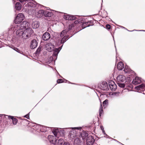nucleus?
<instances>
[{"label": "nucleus", "mask_w": 145, "mask_h": 145, "mask_svg": "<svg viewBox=\"0 0 145 145\" xmlns=\"http://www.w3.org/2000/svg\"><path fill=\"white\" fill-rule=\"evenodd\" d=\"M33 33V31L31 28H28L24 31L22 29H18L16 31V37L18 39H27L30 37Z\"/></svg>", "instance_id": "obj_1"}, {"label": "nucleus", "mask_w": 145, "mask_h": 145, "mask_svg": "<svg viewBox=\"0 0 145 145\" xmlns=\"http://www.w3.org/2000/svg\"><path fill=\"white\" fill-rule=\"evenodd\" d=\"M29 24L27 21H24L20 25H17L14 24L11 26L9 31H12L14 32L15 31L17 30L18 29H22V30L26 29L28 27Z\"/></svg>", "instance_id": "obj_2"}, {"label": "nucleus", "mask_w": 145, "mask_h": 145, "mask_svg": "<svg viewBox=\"0 0 145 145\" xmlns=\"http://www.w3.org/2000/svg\"><path fill=\"white\" fill-rule=\"evenodd\" d=\"M25 6L26 7L30 8L31 9L32 8L33 10H35L37 8H40L42 7H44V6L38 3H34L32 2H29L27 4L25 5Z\"/></svg>", "instance_id": "obj_3"}, {"label": "nucleus", "mask_w": 145, "mask_h": 145, "mask_svg": "<svg viewBox=\"0 0 145 145\" xmlns=\"http://www.w3.org/2000/svg\"><path fill=\"white\" fill-rule=\"evenodd\" d=\"M24 18V15L22 13L18 14L14 20L15 24H18L21 23Z\"/></svg>", "instance_id": "obj_4"}, {"label": "nucleus", "mask_w": 145, "mask_h": 145, "mask_svg": "<svg viewBox=\"0 0 145 145\" xmlns=\"http://www.w3.org/2000/svg\"><path fill=\"white\" fill-rule=\"evenodd\" d=\"M52 132L55 136L57 137H59L60 136L64 135L65 133L63 130H61L59 131L58 129L53 130Z\"/></svg>", "instance_id": "obj_5"}, {"label": "nucleus", "mask_w": 145, "mask_h": 145, "mask_svg": "<svg viewBox=\"0 0 145 145\" xmlns=\"http://www.w3.org/2000/svg\"><path fill=\"white\" fill-rule=\"evenodd\" d=\"M65 129H66L65 128ZM66 129H72V130L70 131V135L71 137V138H74L76 136V131L74 130V129H80V128H79L78 127H74V128H66Z\"/></svg>", "instance_id": "obj_6"}, {"label": "nucleus", "mask_w": 145, "mask_h": 145, "mask_svg": "<svg viewBox=\"0 0 145 145\" xmlns=\"http://www.w3.org/2000/svg\"><path fill=\"white\" fill-rule=\"evenodd\" d=\"M108 84L110 89L112 91H115L117 89V86L114 82L111 80L108 82Z\"/></svg>", "instance_id": "obj_7"}, {"label": "nucleus", "mask_w": 145, "mask_h": 145, "mask_svg": "<svg viewBox=\"0 0 145 145\" xmlns=\"http://www.w3.org/2000/svg\"><path fill=\"white\" fill-rule=\"evenodd\" d=\"M87 145H92L95 141L94 139L92 136H89L87 139Z\"/></svg>", "instance_id": "obj_8"}, {"label": "nucleus", "mask_w": 145, "mask_h": 145, "mask_svg": "<svg viewBox=\"0 0 145 145\" xmlns=\"http://www.w3.org/2000/svg\"><path fill=\"white\" fill-rule=\"evenodd\" d=\"M54 46L51 43H48L46 45V49L49 52H51L54 50Z\"/></svg>", "instance_id": "obj_9"}, {"label": "nucleus", "mask_w": 145, "mask_h": 145, "mask_svg": "<svg viewBox=\"0 0 145 145\" xmlns=\"http://www.w3.org/2000/svg\"><path fill=\"white\" fill-rule=\"evenodd\" d=\"M61 48V47H60L58 48H56L55 49L53 55V58L56 59L57 55Z\"/></svg>", "instance_id": "obj_10"}, {"label": "nucleus", "mask_w": 145, "mask_h": 145, "mask_svg": "<svg viewBox=\"0 0 145 145\" xmlns=\"http://www.w3.org/2000/svg\"><path fill=\"white\" fill-rule=\"evenodd\" d=\"M125 77L123 75H120L118 76L117 79L119 82H123L125 80Z\"/></svg>", "instance_id": "obj_11"}, {"label": "nucleus", "mask_w": 145, "mask_h": 145, "mask_svg": "<svg viewBox=\"0 0 145 145\" xmlns=\"http://www.w3.org/2000/svg\"><path fill=\"white\" fill-rule=\"evenodd\" d=\"M37 45V42L36 40L33 39L31 41L30 45L31 48L33 49L36 47Z\"/></svg>", "instance_id": "obj_12"}, {"label": "nucleus", "mask_w": 145, "mask_h": 145, "mask_svg": "<svg viewBox=\"0 0 145 145\" xmlns=\"http://www.w3.org/2000/svg\"><path fill=\"white\" fill-rule=\"evenodd\" d=\"M64 18L66 20H75L76 18L74 16H71L66 14L64 15Z\"/></svg>", "instance_id": "obj_13"}, {"label": "nucleus", "mask_w": 145, "mask_h": 145, "mask_svg": "<svg viewBox=\"0 0 145 145\" xmlns=\"http://www.w3.org/2000/svg\"><path fill=\"white\" fill-rule=\"evenodd\" d=\"M50 37V33L48 32H45L43 35L42 37V39L44 40H47Z\"/></svg>", "instance_id": "obj_14"}, {"label": "nucleus", "mask_w": 145, "mask_h": 145, "mask_svg": "<svg viewBox=\"0 0 145 145\" xmlns=\"http://www.w3.org/2000/svg\"><path fill=\"white\" fill-rule=\"evenodd\" d=\"M101 89L103 90H107L108 89V84L106 82H103L101 85Z\"/></svg>", "instance_id": "obj_15"}, {"label": "nucleus", "mask_w": 145, "mask_h": 145, "mask_svg": "<svg viewBox=\"0 0 145 145\" xmlns=\"http://www.w3.org/2000/svg\"><path fill=\"white\" fill-rule=\"evenodd\" d=\"M141 82L140 78L138 77H136L135 79H133L132 83L133 84L136 85L140 83Z\"/></svg>", "instance_id": "obj_16"}, {"label": "nucleus", "mask_w": 145, "mask_h": 145, "mask_svg": "<svg viewBox=\"0 0 145 145\" xmlns=\"http://www.w3.org/2000/svg\"><path fill=\"white\" fill-rule=\"evenodd\" d=\"M40 25L38 21H34L32 22V26L34 29H36L39 27Z\"/></svg>", "instance_id": "obj_17"}, {"label": "nucleus", "mask_w": 145, "mask_h": 145, "mask_svg": "<svg viewBox=\"0 0 145 145\" xmlns=\"http://www.w3.org/2000/svg\"><path fill=\"white\" fill-rule=\"evenodd\" d=\"M44 14V11L42 10H40L36 14L38 18L42 17Z\"/></svg>", "instance_id": "obj_18"}, {"label": "nucleus", "mask_w": 145, "mask_h": 145, "mask_svg": "<svg viewBox=\"0 0 145 145\" xmlns=\"http://www.w3.org/2000/svg\"><path fill=\"white\" fill-rule=\"evenodd\" d=\"M117 67L119 70H121L123 69L124 67V65L122 62H120L118 63L117 65Z\"/></svg>", "instance_id": "obj_19"}, {"label": "nucleus", "mask_w": 145, "mask_h": 145, "mask_svg": "<svg viewBox=\"0 0 145 145\" xmlns=\"http://www.w3.org/2000/svg\"><path fill=\"white\" fill-rule=\"evenodd\" d=\"M58 144L59 145H67L68 142L65 141L63 139L60 138L58 140Z\"/></svg>", "instance_id": "obj_20"}, {"label": "nucleus", "mask_w": 145, "mask_h": 145, "mask_svg": "<svg viewBox=\"0 0 145 145\" xmlns=\"http://www.w3.org/2000/svg\"><path fill=\"white\" fill-rule=\"evenodd\" d=\"M137 90H139L142 89H144L145 90V84H142L139 85L135 88Z\"/></svg>", "instance_id": "obj_21"}, {"label": "nucleus", "mask_w": 145, "mask_h": 145, "mask_svg": "<svg viewBox=\"0 0 145 145\" xmlns=\"http://www.w3.org/2000/svg\"><path fill=\"white\" fill-rule=\"evenodd\" d=\"M68 36L65 35L63 37L59 38L61 40V43L62 44L64 43L68 39Z\"/></svg>", "instance_id": "obj_22"}, {"label": "nucleus", "mask_w": 145, "mask_h": 145, "mask_svg": "<svg viewBox=\"0 0 145 145\" xmlns=\"http://www.w3.org/2000/svg\"><path fill=\"white\" fill-rule=\"evenodd\" d=\"M80 135L83 139H84L88 136V133L85 132H83L81 133Z\"/></svg>", "instance_id": "obj_23"}, {"label": "nucleus", "mask_w": 145, "mask_h": 145, "mask_svg": "<svg viewBox=\"0 0 145 145\" xmlns=\"http://www.w3.org/2000/svg\"><path fill=\"white\" fill-rule=\"evenodd\" d=\"M68 31V30H63L61 32L60 36L59 37V38H61L63 37L65 35Z\"/></svg>", "instance_id": "obj_24"}, {"label": "nucleus", "mask_w": 145, "mask_h": 145, "mask_svg": "<svg viewBox=\"0 0 145 145\" xmlns=\"http://www.w3.org/2000/svg\"><path fill=\"white\" fill-rule=\"evenodd\" d=\"M15 8L16 10H19L21 8V5L20 2H17L15 5Z\"/></svg>", "instance_id": "obj_25"}, {"label": "nucleus", "mask_w": 145, "mask_h": 145, "mask_svg": "<svg viewBox=\"0 0 145 145\" xmlns=\"http://www.w3.org/2000/svg\"><path fill=\"white\" fill-rule=\"evenodd\" d=\"M8 116L9 119H11L12 120L13 124L14 125H16L17 123L18 122V120L17 119L14 118L11 116Z\"/></svg>", "instance_id": "obj_26"}, {"label": "nucleus", "mask_w": 145, "mask_h": 145, "mask_svg": "<svg viewBox=\"0 0 145 145\" xmlns=\"http://www.w3.org/2000/svg\"><path fill=\"white\" fill-rule=\"evenodd\" d=\"M45 16L46 17H50L53 15L52 13L50 11H46L44 14Z\"/></svg>", "instance_id": "obj_27"}, {"label": "nucleus", "mask_w": 145, "mask_h": 145, "mask_svg": "<svg viewBox=\"0 0 145 145\" xmlns=\"http://www.w3.org/2000/svg\"><path fill=\"white\" fill-rule=\"evenodd\" d=\"M80 140L79 138H76L74 141V144H78V145L80 144Z\"/></svg>", "instance_id": "obj_28"}, {"label": "nucleus", "mask_w": 145, "mask_h": 145, "mask_svg": "<svg viewBox=\"0 0 145 145\" xmlns=\"http://www.w3.org/2000/svg\"><path fill=\"white\" fill-rule=\"evenodd\" d=\"M99 116H101V114L103 113V107L101 104L100 105V107L99 109Z\"/></svg>", "instance_id": "obj_29"}, {"label": "nucleus", "mask_w": 145, "mask_h": 145, "mask_svg": "<svg viewBox=\"0 0 145 145\" xmlns=\"http://www.w3.org/2000/svg\"><path fill=\"white\" fill-rule=\"evenodd\" d=\"M55 137L52 135H49L48 137V138L50 142L52 140L55 139Z\"/></svg>", "instance_id": "obj_30"}, {"label": "nucleus", "mask_w": 145, "mask_h": 145, "mask_svg": "<svg viewBox=\"0 0 145 145\" xmlns=\"http://www.w3.org/2000/svg\"><path fill=\"white\" fill-rule=\"evenodd\" d=\"M88 22L84 23L82 25L83 28L84 29L86 27L89 26V25H88Z\"/></svg>", "instance_id": "obj_31"}, {"label": "nucleus", "mask_w": 145, "mask_h": 145, "mask_svg": "<svg viewBox=\"0 0 145 145\" xmlns=\"http://www.w3.org/2000/svg\"><path fill=\"white\" fill-rule=\"evenodd\" d=\"M124 72L126 73H129L130 72V70L129 69L127 68L126 67H125L124 69Z\"/></svg>", "instance_id": "obj_32"}, {"label": "nucleus", "mask_w": 145, "mask_h": 145, "mask_svg": "<svg viewBox=\"0 0 145 145\" xmlns=\"http://www.w3.org/2000/svg\"><path fill=\"white\" fill-rule=\"evenodd\" d=\"M119 87L121 88H124L125 87V84H124L118 83Z\"/></svg>", "instance_id": "obj_33"}, {"label": "nucleus", "mask_w": 145, "mask_h": 145, "mask_svg": "<svg viewBox=\"0 0 145 145\" xmlns=\"http://www.w3.org/2000/svg\"><path fill=\"white\" fill-rule=\"evenodd\" d=\"M50 142L51 144H56V139L55 138V139L52 140L51 141H50Z\"/></svg>", "instance_id": "obj_34"}, {"label": "nucleus", "mask_w": 145, "mask_h": 145, "mask_svg": "<svg viewBox=\"0 0 145 145\" xmlns=\"http://www.w3.org/2000/svg\"><path fill=\"white\" fill-rule=\"evenodd\" d=\"M120 92H115L114 93L112 94V95L114 96H118V95H119V94L120 93Z\"/></svg>", "instance_id": "obj_35"}, {"label": "nucleus", "mask_w": 145, "mask_h": 145, "mask_svg": "<svg viewBox=\"0 0 145 145\" xmlns=\"http://www.w3.org/2000/svg\"><path fill=\"white\" fill-rule=\"evenodd\" d=\"M108 102V100L107 99H106L103 102V104L104 105H105L107 104Z\"/></svg>", "instance_id": "obj_36"}, {"label": "nucleus", "mask_w": 145, "mask_h": 145, "mask_svg": "<svg viewBox=\"0 0 145 145\" xmlns=\"http://www.w3.org/2000/svg\"><path fill=\"white\" fill-rule=\"evenodd\" d=\"M57 82L58 83H60L63 82V81L62 79H59L57 80Z\"/></svg>", "instance_id": "obj_37"}, {"label": "nucleus", "mask_w": 145, "mask_h": 145, "mask_svg": "<svg viewBox=\"0 0 145 145\" xmlns=\"http://www.w3.org/2000/svg\"><path fill=\"white\" fill-rule=\"evenodd\" d=\"M106 28L108 29H110V25L109 24H107L106 25Z\"/></svg>", "instance_id": "obj_38"}, {"label": "nucleus", "mask_w": 145, "mask_h": 145, "mask_svg": "<svg viewBox=\"0 0 145 145\" xmlns=\"http://www.w3.org/2000/svg\"><path fill=\"white\" fill-rule=\"evenodd\" d=\"M42 127L43 128H43L44 129V130H43V131L41 130V131L42 132H45L47 131L46 128L45 126Z\"/></svg>", "instance_id": "obj_39"}, {"label": "nucleus", "mask_w": 145, "mask_h": 145, "mask_svg": "<svg viewBox=\"0 0 145 145\" xmlns=\"http://www.w3.org/2000/svg\"><path fill=\"white\" fill-rule=\"evenodd\" d=\"M40 50H41V49L40 48H38L37 51H36V52H37V54H39L40 52Z\"/></svg>", "instance_id": "obj_40"}, {"label": "nucleus", "mask_w": 145, "mask_h": 145, "mask_svg": "<svg viewBox=\"0 0 145 145\" xmlns=\"http://www.w3.org/2000/svg\"><path fill=\"white\" fill-rule=\"evenodd\" d=\"M24 117L26 118L27 119H28L29 118V115L28 114L24 116Z\"/></svg>", "instance_id": "obj_41"}, {"label": "nucleus", "mask_w": 145, "mask_h": 145, "mask_svg": "<svg viewBox=\"0 0 145 145\" xmlns=\"http://www.w3.org/2000/svg\"><path fill=\"white\" fill-rule=\"evenodd\" d=\"M28 0H19L20 1L21 3L25 1H27Z\"/></svg>", "instance_id": "obj_42"}, {"label": "nucleus", "mask_w": 145, "mask_h": 145, "mask_svg": "<svg viewBox=\"0 0 145 145\" xmlns=\"http://www.w3.org/2000/svg\"><path fill=\"white\" fill-rule=\"evenodd\" d=\"M73 25H69V27L70 28V27H72L73 26Z\"/></svg>", "instance_id": "obj_43"}, {"label": "nucleus", "mask_w": 145, "mask_h": 145, "mask_svg": "<svg viewBox=\"0 0 145 145\" xmlns=\"http://www.w3.org/2000/svg\"><path fill=\"white\" fill-rule=\"evenodd\" d=\"M101 129L102 130V131H103V130H104V128H103V126H101Z\"/></svg>", "instance_id": "obj_44"}, {"label": "nucleus", "mask_w": 145, "mask_h": 145, "mask_svg": "<svg viewBox=\"0 0 145 145\" xmlns=\"http://www.w3.org/2000/svg\"><path fill=\"white\" fill-rule=\"evenodd\" d=\"M102 131H103V133H104V134L105 133V131L104 130H103Z\"/></svg>", "instance_id": "obj_45"}, {"label": "nucleus", "mask_w": 145, "mask_h": 145, "mask_svg": "<svg viewBox=\"0 0 145 145\" xmlns=\"http://www.w3.org/2000/svg\"><path fill=\"white\" fill-rule=\"evenodd\" d=\"M78 22V21H75V22H74V23H75V24H77V22Z\"/></svg>", "instance_id": "obj_46"}, {"label": "nucleus", "mask_w": 145, "mask_h": 145, "mask_svg": "<svg viewBox=\"0 0 145 145\" xmlns=\"http://www.w3.org/2000/svg\"><path fill=\"white\" fill-rule=\"evenodd\" d=\"M18 50V49L17 48H16V49H15V50H16V51H17V52H18V51H17V50Z\"/></svg>", "instance_id": "obj_47"}, {"label": "nucleus", "mask_w": 145, "mask_h": 145, "mask_svg": "<svg viewBox=\"0 0 145 145\" xmlns=\"http://www.w3.org/2000/svg\"><path fill=\"white\" fill-rule=\"evenodd\" d=\"M140 31H145L143 30H141Z\"/></svg>", "instance_id": "obj_48"}, {"label": "nucleus", "mask_w": 145, "mask_h": 145, "mask_svg": "<svg viewBox=\"0 0 145 145\" xmlns=\"http://www.w3.org/2000/svg\"><path fill=\"white\" fill-rule=\"evenodd\" d=\"M119 144H121V143H120V142H119Z\"/></svg>", "instance_id": "obj_49"}]
</instances>
